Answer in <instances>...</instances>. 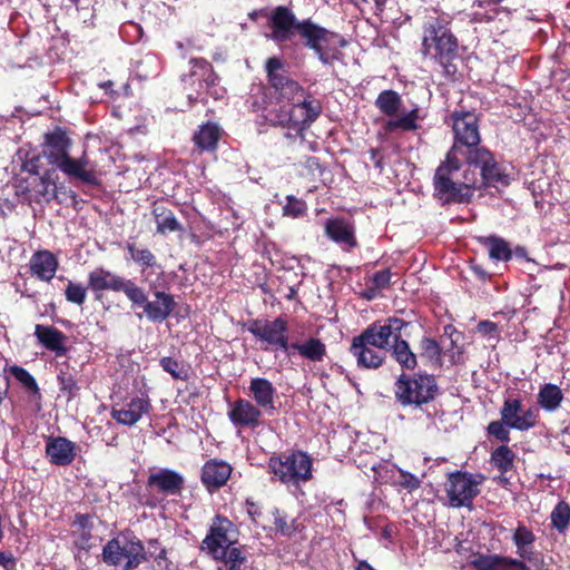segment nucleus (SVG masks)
Returning a JSON list of instances; mask_svg holds the SVG:
<instances>
[{
	"label": "nucleus",
	"instance_id": "obj_27",
	"mask_svg": "<svg viewBox=\"0 0 570 570\" xmlns=\"http://www.w3.org/2000/svg\"><path fill=\"white\" fill-rule=\"evenodd\" d=\"M77 455V445L65 436H49L46 442V456L58 466L71 464Z\"/></svg>",
	"mask_w": 570,
	"mask_h": 570
},
{
	"label": "nucleus",
	"instance_id": "obj_47",
	"mask_svg": "<svg viewBox=\"0 0 570 570\" xmlns=\"http://www.w3.org/2000/svg\"><path fill=\"white\" fill-rule=\"evenodd\" d=\"M159 364L161 368L170 374L174 380L187 381L189 379V370L184 366L179 361L166 356L160 358Z\"/></svg>",
	"mask_w": 570,
	"mask_h": 570
},
{
	"label": "nucleus",
	"instance_id": "obj_25",
	"mask_svg": "<svg viewBox=\"0 0 570 570\" xmlns=\"http://www.w3.org/2000/svg\"><path fill=\"white\" fill-rule=\"evenodd\" d=\"M350 353L355 357L357 367L363 370H377L386 360V352L355 336L352 338Z\"/></svg>",
	"mask_w": 570,
	"mask_h": 570
},
{
	"label": "nucleus",
	"instance_id": "obj_8",
	"mask_svg": "<svg viewBox=\"0 0 570 570\" xmlns=\"http://www.w3.org/2000/svg\"><path fill=\"white\" fill-rule=\"evenodd\" d=\"M101 559L120 570H135L148 561L145 544L130 531L110 539L102 548Z\"/></svg>",
	"mask_w": 570,
	"mask_h": 570
},
{
	"label": "nucleus",
	"instance_id": "obj_28",
	"mask_svg": "<svg viewBox=\"0 0 570 570\" xmlns=\"http://www.w3.org/2000/svg\"><path fill=\"white\" fill-rule=\"evenodd\" d=\"M248 390L256 406L268 415L275 414L276 389L271 381L265 377H254L249 382Z\"/></svg>",
	"mask_w": 570,
	"mask_h": 570
},
{
	"label": "nucleus",
	"instance_id": "obj_2",
	"mask_svg": "<svg viewBox=\"0 0 570 570\" xmlns=\"http://www.w3.org/2000/svg\"><path fill=\"white\" fill-rule=\"evenodd\" d=\"M72 145L65 129L56 127L43 136L42 151L35 157H41L56 170H60L71 180H79L82 184L98 187L101 180L94 168H88L89 159L86 153L79 158H72L69 149Z\"/></svg>",
	"mask_w": 570,
	"mask_h": 570
},
{
	"label": "nucleus",
	"instance_id": "obj_36",
	"mask_svg": "<svg viewBox=\"0 0 570 570\" xmlns=\"http://www.w3.org/2000/svg\"><path fill=\"white\" fill-rule=\"evenodd\" d=\"M78 375L79 371L68 362H63L59 367L57 375L59 391L67 402L72 401L79 394Z\"/></svg>",
	"mask_w": 570,
	"mask_h": 570
},
{
	"label": "nucleus",
	"instance_id": "obj_6",
	"mask_svg": "<svg viewBox=\"0 0 570 570\" xmlns=\"http://www.w3.org/2000/svg\"><path fill=\"white\" fill-rule=\"evenodd\" d=\"M322 114L317 99L304 98L297 104L269 102L264 108V118L274 127L294 130L302 135Z\"/></svg>",
	"mask_w": 570,
	"mask_h": 570
},
{
	"label": "nucleus",
	"instance_id": "obj_52",
	"mask_svg": "<svg viewBox=\"0 0 570 570\" xmlns=\"http://www.w3.org/2000/svg\"><path fill=\"white\" fill-rule=\"evenodd\" d=\"M476 239L487 249H511L510 244L497 235L478 236Z\"/></svg>",
	"mask_w": 570,
	"mask_h": 570
},
{
	"label": "nucleus",
	"instance_id": "obj_14",
	"mask_svg": "<svg viewBox=\"0 0 570 570\" xmlns=\"http://www.w3.org/2000/svg\"><path fill=\"white\" fill-rule=\"evenodd\" d=\"M485 476L482 473H471L456 470L446 474L443 484L451 508H472L474 499L480 494V485Z\"/></svg>",
	"mask_w": 570,
	"mask_h": 570
},
{
	"label": "nucleus",
	"instance_id": "obj_13",
	"mask_svg": "<svg viewBox=\"0 0 570 570\" xmlns=\"http://www.w3.org/2000/svg\"><path fill=\"white\" fill-rule=\"evenodd\" d=\"M246 328L262 343L263 351H282L287 356L292 342L288 335V321L284 316L274 320L252 318L246 323Z\"/></svg>",
	"mask_w": 570,
	"mask_h": 570
},
{
	"label": "nucleus",
	"instance_id": "obj_60",
	"mask_svg": "<svg viewBox=\"0 0 570 570\" xmlns=\"http://www.w3.org/2000/svg\"><path fill=\"white\" fill-rule=\"evenodd\" d=\"M147 544H148V550H146V552H147L148 561L150 559L155 560L158 552H160V550H166L164 547H161V543L158 539H149L147 541Z\"/></svg>",
	"mask_w": 570,
	"mask_h": 570
},
{
	"label": "nucleus",
	"instance_id": "obj_23",
	"mask_svg": "<svg viewBox=\"0 0 570 570\" xmlns=\"http://www.w3.org/2000/svg\"><path fill=\"white\" fill-rule=\"evenodd\" d=\"M156 301H148L142 291V302L132 303L136 306H142L147 318L154 323H161L169 317L176 307V302L171 294L161 291L154 293Z\"/></svg>",
	"mask_w": 570,
	"mask_h": 570
},
{
	"label": "nucleus",
	"instance_id": "obj_19",
	"mask_svg": "<svg viewBox=\"0 0 570 570\" xmlns=\"http://www.w3.org/2000/svg\"><path fill=\"white\" fill-rule=\"evenodd\" d=\"M500 416L512 430L529 431L538 425L540 413L535 406L523 410L520 397H507L500 409Z\"/></svg>",
	"mask_w": 570,
	"mask_h": 570
},
{
	"label": "nucleus",
	"instance_id": "obj_29",
	"mask_svg": "<svg viewBox=\"0 0 570 570\" xmlns=\"http://www.w3.org/2000/svg\"><path fill=\"white\" fill-rule=\"evenodd\" d=\"M150 409L151 403L148 396H136L120 409L112 407L110 414L119 424L131 426L136 424L144 414L148 413Z\"/></svg>",
	"mask_w": 570,
	"mask_h": 570
},
{
	"label": "nucleus",
	"instance_id": "obj_50",
	"mask_svg": "<svg viewBox=\"0 0 570 570\" xmlns=\"http://www.w3.org/2000/svg\"><path fill=\"white\" fill-rule=\"evenodd\" d=\"M219 76L217 72H214L212 77H207V79H199V90H205L207 96L213 97L214 99H219L224 96L225 89L218 87Z\"/></svg>",
	"mask_w": 570,
	"mask_h": 570
},
{
	"label": "nucleus",
	"instance_id": "obj_3",
	"mask_svg": "<svg viewBox=\"0 0 570 570\" xmlns=\"http://www.w3.org/2000/svg\"><path fill=\"white\" fill-rule=\"evenodd\" d=\"M22 170L28 175L16 179L14 193L21 203H50L57 197V170L43 168L41 157H31L23 161Z\"/></svg>",
	"mask_w": 570,
	"mask_h": 570
},
{
	"label": "nucleus",
	"instance_id": "obj_48",
	"mask_svg": "<svg viewBox=\"0 0 570 570\" xmlns=\"http://www.w3.org/2000/svg\"><path fill=\"white\" fill-rule=\"evenodd\" d=\"M510 429L507 425V422L502 420L491 421L487 426V434L489 439H494L502 444H508L511 440L510 438Z\"/></svg>",
	"mask_w": 570,
	"mask_h": 570
},
{
	"label": "nucleus",
	"instance_id": "obj_61",
	"mask_svg": "<svg viewBox=\"0 0 570 570\" xmlns=\"http://www.w3.org/2000/svg\"><path fill=\"white\" fill-rule=\"evenodd\" d=\"M17 560L11 552L0 551V566L6 570H14Z\"/></svg>",
	"mask_w": 570,
	"mask_h": 570
},
{
	"label": "nucleus",
	"instance_id": "obj_17",
	"mask_svg": "<svg viewBox=\"0 0 570 570\" xmlns=\"http://www.w3.org/2000/svg\"><path fill=\"white\" fill-rule=\"evenodd\" d=\"M238 530L236 525L222 514H216L206 537L202 541V550L210 557H216L220 550L237 542Z\"/></svg>",
	"mask_w": 570,
	"mask_h": 570
},
{
	"label": "nucleus",
	"instance_id": "obj_32",
	"mask_svg": "<svg viewBox=\"0 0 570 570\" xmlns=\"http://www.w3.org/2000/svg\"><path fill=\"white\" fill-rule=\"evenodd\" d=\"M326 353V345L318 337L311 336L304 342H292L287 357L298 354L308 362L320 363L324 361Z\"/></svg>",
	"mask_w": 570,
	"mask_h": 570
},
{
	"label": "nucleus",
	"instance_id": "obj_26",
	"mask_svg": "<svg viewBox=\"0 0 570 570\" xmlns=\"http://www.w3.org/2000/svg\"><path fill=\"white\" fill-rule=\"evenodd\" d=\"M146 484L164 495H179L185 487V479L177 471L161 469L150 473Z\"/></svg>",
	"mask_w": 570,
	"mask_h": 570
},
{
	"label": "nucleus",
	"instance_id": "obj_30",
	"mask_svg": "<svg viewBox=\"0 0 570 570\" xmlns=\"http://www.w3.org/2000/svg\"><path fill=\"white\" fill-rule=\"evenodd\" d=\"M324 233L336 244L351 248L357 246L354 225L344 217L328 218L324 224Z\"/></svg>",
	"mask_w": 570,
	"mask_h": 570
},
{
	"label": "nucleus",
	"instance_id": "obj_24",
	"mask_svg": "<svg viewBox=\"0 0 570 570\" xmlns=\"http://www.w3.org/2000/svg\"><path fill=\"white\" fill-rule=\"evenodd\" d=\"M474 570H531L520 559L497 553H475L469 562Z\"/></svg>",
	"mask_w": 570,
	"mask_h": 570
},
{
	"label": "nucleus",
	"instance_id": "obj_49",
	"mask_svg": "<svg viewBox=\"0 0 570 570\" xmlns=\"http://www.w3.org/2000/svg\"><path fill=\"white\" fill-rule=\"evenodd\" d=\"M307 213V204L305 200L293 195L286 196V204L283 206V216L291 218H301Z\"/></svg>",
	"mask_w": 570,
	"mask_h": 570
},
{
	"label": "nucleus",
	"instance_id": "obj_40",
	"mask_svg": "<svg viewBox=\"0 0 570 570\" xmlns=\"http://www.w3.org/2000/svg\"><path fill=\"white\" fill-rule=\"evenodd\" d=\"M9 372L21 384L31 401L41 402L42 394L40 387L30 372L19 365L10 366Z\"/></svg>",
	"mask_w": 570,
	"mask_h": 570
},
{
	"label": "nucleus",
	"instance_id": "obj_12",
	"mask_svg": "<svg viewBox=\"0 0 570 570\" xmlns=\"http://www.w3.org/2000/svg\"><path fill=\"white\" fill-rule=\"evenodd\" d=\"M462 158L468 165L466 170H470V173L479 170V176L475 174V188L478 190L495 187L498 184L509 185L510 179L505 168L487 147L480 146L462 156Z\"/></svg>",
	"mask_w": 570,
	"mask_h": 570
},
{
	"label": "nucleus",
	"instance_id": "obj_16",
	"mask_svg": "<svg viewBox=\"0 0 570 570\" xmlns=\"http://www.w3.org/2000/svg\"><path fill=\"white\" fill-rule=\"evenodd\" d=\"M88 287L96 293V298L99 299L98 293L102 291L122 292L131 303L142 302V288L139 287L131 279H125L118 275L97 268L89 273Z\"/></svg>",
	"mask_w": 570,
	"mask_h": 570
},
{
	"label": "nucleus",
	"instance_id": "obj_21",
	"mask_svg": "<svg viewBox=\"0 0 570 570\" xmlns=\"http://www.w3.org/2000/svg\"><path fill=\"white\" fill-rule=\"evenodd\" d=\"M263 413L252 401L237 399L229 404L227 415L236 429L255 430L262 424Z\"/></svg>",
	"mask_w": 570,
	"mask_h": 570
},
{
	"label": "nucleus",
	"instance_id": "obj_35",
	"mask_svg": "<svg viewBox=\"0 0 570 570\" xmlns=\"http://www.w3.org/2000/svg\"><path fill=\"white\" fill-rule=\"evenodd\" d=\"M533 531L519 522L512 534V541L517 548V554L523 562H532L535 559Z\"/></svg>",
	"mask_w": 570,
	"mask_h": 570
},
{
	"label": "nucleus",
	"instance_id": "obj_33",
	"mask_svg": "<svg viewBox=\"0 0 570 570\" xmlns=\"http://www.w3.org/2000/svg\"><path fill=\"white\" fill-rule=\"evenodd\" d=\"M35 335L38 342L47 350L55 352L57 356H63L67 353L65 342L67 336L52 325L37 324Z\"/></svg>",
	"mask_w": 570,
	"mask_h": 570
},
{
	"label": "nucleus",
	"instance_id": "obj_20",
	"mask_svg": "<svg viewBox=\"0 0 570 570\" xmlns=\"http://www.w3.org/2000/svg\"><path fill=\"white\" fill-rule=\"evenodd\" d=\"M151 214L156 224V232L161 235L169 233H177L178 237L183 240L184 238H190L191 244L198 246V237L185 229L184 226L176 218L174 212L168 208L164 202H154L151 205Z\"/></svg>",
	"mask_w": 570,
	"mask_h": 570
},
{
	"label": "nucleus",
	"instance_id": "obj_22",
	"mask_svg": "<svg viewBox=\"0 0 570 570\" xmlns=\"http://www.w3.org/2000/svg\"><path fill=\"white\" fill-rule=\"evenodd\" d=\"M233 466L222 459L207 460L200 470V481L210 493L223 488L229 480Z\"/></svg>",
	"mask_w": 570,
	"mask_h": 570
},
{
	"label": "nucleus",
	"instance_id": "obj_53",
	"mask_svg": "<svg viewBox=\"0 0 570 570\" xmlns=\"http://www.w3.org/2000/svg\"><path fill=\"white\" fill-rule=\"evenodd\" d=\"M399 472H400V478L396 481V484L399 487L407 490L409 492H413L420 488L421 481L416 475H414L410 472H406L402 469H399Z\"/></svg>",
	"mask_w": 570,
	"mask_h": 570
},
{
	"label": "nucleus",
	"instance_id": "obj_18",
	"mask_svg": "<svg viewBox=\"0 0 570 570\" xmlns=\"http://www.w3.org/2000/svg\"><path fill=\"white\" fill-rule=\"evenodd\" d=\"M407 325H410V323L405 322L403 318L389 317L384 323L374 322L370 324L356 337L387 353L392 342L399 338L400 332Z\"/></svg>",
	"mask_w": 570,
	"mask_h": 570
},
{
	"label": "nucleus",
	"instance_id": "obj_11",
	"mask_svg": "<svg viewBox=\"0 0 570 570\" xmlns=\"http://www.w3.org/2000/svg\"><path fill=\"white\" fill-rule=\"evenodd\" d=\"M267 90L269 97L277 102L297 104L302 99H314L306 94L304 87L288 76L284 61L278 57H271L265 62Z\"/></svg>",
	"mask_w": 570,
	"mask_h": 570
},
{
	"label": "nucleus",
	"instance_id": "obj_46",
	"mask_svg": "<svg viewBox=\"0 0 570 570\" xmlns=\"http://www.w3.org/2000/svg\"><path fill=\"white\" fill-rule=\"evenodd\" d=\"M420 356L431 364H440L442 350L435 338L424 336L419 343Z\"/></svg>",
	"mask_w": 570,
	"mask_h": 570
},
{
	"label": "nucleus",
	"instance_id": "obj_7",
	"mask_svg": "<svg viewBox=\"0 0 570 570\" xmlns=\"http://www.w3.org/2000/svg\"><path fill=\"white\" fill-rule=\"evenodd\" d=\"M268 471L283 484L298 488L313 479V459L302 450H288L268 460Z\"/></svg>",
	"mask_w": 570,
	"mask_h": 570
},
{
	"label": "nucleus",
	"instance_id": "obj_56",
	"mask_svg": "<svg viewBox=\"0 0 570 570\" xmlns=\"http://www.w3.org/2000/svg\"><path fill=\"white\" fill-rule=\"evenodd\" d=\"M391 275H392V273H391L390 268H385V269L376 272L372 278L374 286L376 288L387 287L391 282Z\"/></svg>",
	"mask_w": 570,
	"mask_h": 570
},
{
	"label": "nucleus",
	"instance_id": "obj_1",
	"mask_svg": "<svg viewBox=\"0 0 570 570\" xmlns=\"http://www.w3.org/2000/svg\"><path fill=\"white\" fill-rule=\"evenodd\" d=\"M268 26L272 30L271 38L276 43H284L299 36L302 45L312 50L323 65H330L333 57L328 52V46L337 39L340 47H345L346 41L336 32H333L311 18L298 20L295 13L286 6L274 8L268 17Z\"/></svg>",
	"mask_w": 570,
	"mask_h": 570
},
{
	"label": "nucleus",
	"instance_id": "obj_45",
	"mask_svg": "<svg viewBox=\"0 0 570 570\" xmlns=\"http://www.w3.org/2000/svg\"><path fill=\"white\" fill-rule=\"evenodd\" d=\"M550 520L552 528H554L559 533H566L569 522H570V505L566 501H559L551 514Z\"/></svg>",
	"mask_w": 570,
	"mask_h": 570
},
{
	"label": "nucleus",
	"instance_id": "obj_41",
	"mask_svg": "<svg viewBox=\"0 0 570 570\" xmlns=\"http://www.w3.org/2000/svg\"><path fill=\"white\" fill-rule=\"evenodd\" d=\"M515 456V453L508 444H501L491 452L490 463L501 474H505L513 469Z\"/></svg>",
	"mask_w": 570,
	"mask_h": 570
},
{
	"label": "nucleus",
	"instance_id": "obj_62",
	"mask_svg": "<svg viewBox=\"0 0 570 570\" xmlns=\"http://www.w3.org/2000/svg\"><path fill=\"white\" fill-rule=\"evenodd\" d=\"M303 166L312 173H315V171L322 173L323 171V166L321 164V160H320V158H317L315 156H307L303 163Z\"/></svg>",
	"mask_w": 570,
	"mask_h": 570
},
{
	"label": "nucleus",
	"instance_id": "obj_43",
	"mask_svg": "<svg viewBox=\"0 0 570 570\" xmlns=\"http://www.w3.org/2000/svg\"><path fill=\"white\" fill-rule=\"evenodd\" d=\"M212 558L223 561L228 570H242V566L246 562V556L234 544L220 550L216 557Z\"/></svg>",
	"mask_w": 570,
	"mask_h": 570
},
{
	"label": "nucleus",
	"instance_id": "obj_5",
	"mask_svg": "<svg viewBox=\"0 0 570 570\" xmlns=\"http://www.w3.org/2000/svg\"><path fill=\"white\" fill-rule=\"evenodd\" d=\"M462 167L461 159L448 158L439 165L433 177L434 196L446 204H468L475 188V173L465 170L462 181H455L453 175Z\"/></svg>",
	"mask_w": 570,
	"mask_h": 570
},
{
	"label": "nucleus",
	"instance_id": "obj_34",
	"mask_svg": "<svg viewBox=\"0 0 570 570\" xmlns=\"http://www.w3.org/2000/svg\"><path fill=\"white\" fill-rule=\"evenodd\" d=\"M70 527V535L73 538V546L79 550L88 551L91 548L94 530L90 514L76 513Z\"/></svg>",
	"mask_w": 570,
	"mask_h": 570
},
{
	"label": "nucleus",
	"instance_id": "obj_57",
	"mask_svg": "<svg viewBox=\"0 0 570 570\" xmlns=\"http://www.w3.org/2000/svg\"><path fill=\"white\" fill-rule=\"evenodd\" d=\"M498 331V324L489 320L480 321L476 325V332L482 336H494Z\"/></svg>",
	"mask_w": 570,
	"mask_h": 570
},
{
	"label": "nucleus",
	"instance_id": "obj_58",
	"mask_svg": "<svg viewBox=\"0 0 570 570\" xmlns=\"http://www.w3.org/2000/svg\"><path fill=\"white\" fill-rule=\"evenodd\" d=\"M131 258L138 263H141L144 266H155L156 261L153 252H130Z\"/></svg>",
	"mask_w": 570,
	"mask_h": 570
},
{
	"label": "nucleus",
	"instance_id": "obj_51",
	"mask_svg": "<svg viewBox=\"0 0 570 570\" xmlns=\"http://www.w3.org/2000/svg\"><path fill=\"white\" fill-rule=\"evenodd\" d=\"M65 295L68 302L82 305L87 297V289L81 284L69 282Z\"/></svg>",
	"mask_w": 570,
	"mask_h": 570
},
{
	"label": "nucleus",
	"instance_id": "obj_42",
	"mask_svg": "<svg viewBox=\"0 0 570 570\" xmlns=\"http://www.w3.org/2000/svg\"><path fill=\"white\" fill-rule=\"evenodd\" d=\"M273 515L275 531L283 537H292L296 532H301L304 529L297 519L288 520L287 515L277 508L274 509Z\"/></svg>",
	"mask_w": 570,
	"mask_h": 570
},
{
	"label": "nucleus",
	"instance_id": "obj_55",
	"mask_svg": "<svg viewBox=\"0 0 570 570\" xmlns=\"http://www.w3.org/2000/svg\"><path fill=\"white\" fill-rule=\"evenodd\" d=\"M245 507H246V512L249 515L250 520L255 524H259L261 517L263 515L262 507L257 502L253 501L252 499H246Z\"/></svg>",
	"mask_w": 570,
	"mask_h": 570
},
{
	"label": "nucleus",
	"instance_id": "obj_38",
	"mask_svg": "<svg viewBox=\"0 0 570 570\" xmlns=\"http://www.w3.org/2000/svg\"><path fill=\"white\" fill-rule=\"evenodd\" d=\"M390 351L403 370L413 371L417 366V356L412 352L407 341L402 338V332H400L399 338L392 342Z\"/></svg>",
	"mask_w": 570,
	"mask_h": 570
},
{
	"label": "nucleus",
	"instance_id": "obj_54",
	"mask_svg": "<svg viewBox=\"0 0 570 570\" xmlns=\"http://www.w3.org/2000/svg\"><path fill=\"white\" fill-rule=\"evenodd\" d=\"M527 253L528 252H488V259L492 263L508 262L512 259L513 256L529 259Z\"/></svg>",
	"mask_w": 570,
	"mask_h": 570
},
{
	"label": "nucleus",
	"instance_id": "obj_15",
	"mask_svg": "<svg viewBox=\"0 0 570 570\" xmlns=\"http://www.w3.org/2000/svg\"><path fill=\"white\" fill-rule=\"evenodd\" d=\"M375 107L384 116L391 119L386 121L384 129L387 132L414 131L419 129V108H413L401 117H396L403 105L401 95L393 89H385L379 94L374 102Z\"/></svg>",
	"mask_w": 570,
	"mask_h": 570
},
{
	"label": "nucleus",
	"instance_id": "obj_4",
	"mask_svg": "<svg viewBox=\"0 0 570 570\" xmlns=\"http://www.w3.org/2000/svg\"><path fill=\"white\" fill-rule=\"evenodd\" d=\"M422 52L430 55L446 76L456 73L459 41L443 19L431 17L423 23Z\"/></svg>",
	"mask_w": 570,
	"mask_h": 570
},
{
	"label": "nucleus",
	"instance_id": "obj_9",
	"mask_svg": "<svg viewBox=\"0 0 570 570\" xmlns=\"http://www.w3.org/2000/svg\"><path fill=\"white\" fill-rule=\"evenodd\" d=\"M395 400L402 406L421 407L436 399L439 395V385L433 374L402 373L394 384Z\"/></svg>",
	"mask_w": 570,
	"mask_h": 570
},
{
	"label": "nucleus",
	"instance_id": "obj_63",
	"mask_svg": "<svg viewBox=\"0 0 570 570\" xmlns=\"http://www.w3.org/2000/svg\"><path fill=\"white\" fill-rule=\"evenodd\" d=\"M373 472H374V480L379 483H386L387 480H386V473L389 472L387 471V468L386 465H383V464H379L377 466H373L372 468Z\"/></svg>",
	"mask_w": 570,
	"mask_h": 570
},
{
	"label": "nucleus",
	"instance_id": "obj_10",
	"mask_svg": "<svg viewBox=\"0 0 570 570\" xmlns=\"http://www.w3.org/2000/svg\"><path fill=\"white\" fill-rule=\"evenodd\" d=\"M449 124L453 131V144L445 157L460 159L481 146L480 119L475 112L455 109L450 115Z\"/></svg>",
	"mask_w": 570,
	"mask_h": 570
},
{
	"label": "nucleus",
	"instance_id": "obj_31",
	"mask_svg": "<svg viewBox=\"0 0 570 570\" xmlns=\"http://www.w3.org/2000/svg\"><path fill=\"white\" fill-rule=\"evenodd\" d=\"M223 135V128L214 121H206L198 126L193 135V142L198 154L215 153Z\"/></svg>",
	"mask_w": 570,
	"mask_h": 570
},
{
	"label": "nucleus",
	"instance_id": "obj_64",
	"mask_svg": "<svg viewBox=\"0 0 570 570\" xmlns=\"http://www.w3.org/2000/svg\"><path fill=\"white\" fill-rule=\"evenodd\" d=\"M368 153L371 160L374 163V167L382 171L384 168V163L380 150L376 148H371Z\"/></svg>",
	"mask_w": 570,
	"mask_h": 570
},
{
	"label": "nucleus",
	"instance_id": "obj_39",
	"mask_svg": "<svg viewBox=\"0 0 570 570\" xmlns=\"http://www.w3.org/2000/svg\"><path fill=\"white\" fill-rule=\"evenodd\" d=\"M563 401L562 390L552 383L543 384L537 395L538 405L547 412L558 410Z\"/></svg>",
	"mask_w": 570,
	"mask_h": 570
},
{
	"label": "nucleus",
	"instance_id": "obj_44",
	"mask_svg": "<svg viewBox=\"0 0 570 570\" xmlns=\"http://www.w3.org/2000/svg\"><path fill=\"white\" fill-rule=\"evenodd\" d=\"M189 63L191 69L189 73L183 76L181 80L184 82H194V78H197L199 82V79H207V77H212L216 72L213 65L205 58H191Z\"/></svg>",
	"mask_w": 570,
	"mask_h": 570
},
{
	"label": "nucleus",
	"instance_id": "obj_59",
	"mask_svg": "<svg viewBox=\"0 0 570 570\" xmlns=\"http://www.w3.org/2000/svg\"><path fill=\"white\" fill-rule=\"evenodd\" d=\"M154 561L158 570H176L174 562L167 557V550H160Z\"/></svg>",
	"mask_w": 570,
	"mask_h": 570
},
{
	"label": "nucleus",
	"instance_id": "obj_37",
	"mask_svg": "<svg viewBox=\"0 0 570 570\" xmlns=\"http://www.w3.org/2000/svg\"><path fill=\"white\" fill-rule=\"evenodd\" d=\"M58 267V259L52 252H35L30 259V269L41 281L53 278Z\"/></svg>",
	"mask_w": 570,
	"mask_h": 570
}]
</instances>
